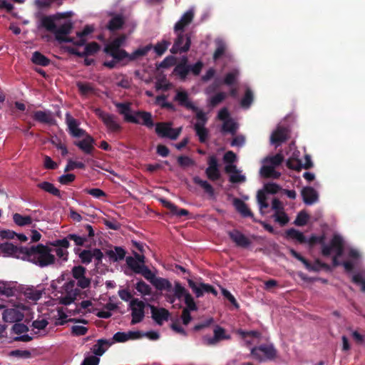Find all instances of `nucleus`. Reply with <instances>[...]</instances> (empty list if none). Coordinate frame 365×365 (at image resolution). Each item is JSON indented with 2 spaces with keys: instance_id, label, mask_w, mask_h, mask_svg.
Returning <instances> with one entry per match:
<instances>
[{
  "instance_id": "f704fd0d",
  "label": "nucleus",
  "mask_w": 365,
  "mask_h": 365,
  "mask_svg": "<svg viewBox=\"0 0 365 365\" xmlns=\"http://www.w3.org/2000/svg\"><path fill=\"white\" fill-rule=\"evenodd\" d=\"M192 180L195 184L202 187L205 192L207 193L210 197H212L215 195V190L213 187L207 180H203L198 176H195L192 178Z\"/></svg>"
},
{
  "instance_id": "a878e982",
  "label": "nucleus",
  "mask_w": 365,
  "mask_h": 365,
  "mask_svg": "<svg viewBox=\"0 0 365 365\" xmlns=\"http://www.w3.org/2000/svg\"><path fill=\"white\" fill-rule=\"evenodd\" d=\"M113 341L109 339H100L97 340V342L95 345H93L91 349L92 352L96 355V356H102L107 349L113 344Z\"/></svg>"
},
{
  "instance_id": "c9c22d12",
  "label": "nucleus",
  "mask_w": 365,
  "mask_h": 365,
  "mask_svg": "<svg viewBox=\"0 0 365 365\" xmlns=\"http://www.w3.org/2000/svg\"><path fill=\"white\" fill-rule=\"evenodd\" d=\"M37 187L60 199L62 198L61 191L49 182L43 181L40 182L37 185Z\"/></svg>"
},
{
  "instance_id": "e433bc0d",
  "label": "nucleus",
  "mask_w": 365,
  "mask_h": 365,
  "mask_svg": "<svg viewBox=\"0 0 365 365\" xmlns=\"http://www.w3.org/2000/svg\"><path fill=\"white\" fill-rule=\"evenodd\" d=\"M285 234L287 238L296 240L301 244L307 243V238L304 234L294 228L287 230Z\"/></svg>"
},
{
  "instance_id": "2f4dec72",
  "label": "nucleus",
  "mask_w": 365,
  "mask_h": 365,
  "mask_svg": "<svg viewBox=\"0 0 365 365\" xmlns=\"http://www.w3.org/2000/svg\"><path fill=\"white\" fill-rule=\"evenodd\" d=\"M233 205L236 210L244 217H253L254 215L248 207L247 205L239 198H235Z\"/></svg>"
},
{
  "instance_id": "13d9d810",
  "label": "nucleus",
  "mask_w": 365,
  "mask_h": 365,
  "mask_svg": "<svg viewBox=\"0 0 365 365\" xmlns=\"http://www.w3.org/2000/svg\"><path fill=\"white\" fill-rule=\"evenodd\" d=\"M274 220L277 222L281 226H284L288 223L289 218L288 215L284 212V211L275 212L274 215Z\"/></svg>"
},
{
  "instance_id": "e2e57ef3",
  "label": "nucleus",
  "mask_w": 365,
  "mask_h": 365,
  "mask_svg": "<svg viewBox=\"0 0 365 365\" xmlns=\"http://www.w3.org/2000/svg\"><path fill=\"white\" fill-rule=\"evenodd\" d=\"M176 63V58L173 56H168L165 57L159 64V68H168L174 66Z\"/></svg>"
},
{
  "instance_id": "6ab92c4d",
  "label": "nucleus",
  "mask_w": 365,
  "mask_h": 365,
  "mask_svg": "<svg viewBox=\"0 0 365 365\" xmlns=\"http://www.w3.org/2000/svg\"><path fill=\"white\" fill-rule=\"evenodd\" d=\"M230 240L235 245L241 248H248L252 244L251 240L238 230H233L228 232Z\"/></svg>"
},
{
  "instance_id": "4468645a",
  "label": "nucleus",
  "mask_w": 365,
  "mask_h": 365,
  "mask_svg": "<svg viewBox=\"0 0 365 365\" xmlns=\"http://www.w3.org/2000/svg\"><path fill=\"white\" fill-rule=\"evenodd\" d=\"M207 164L208 167L205 170L206 176L211 181L218 180L221 178V174L217 158L215 155L210 156Z\"/></svg>"
},
{
  "instance_id": "09e8293b",
  "label": "nucleus",
  "mask_w": 365,
  "mask_h": 365,
  "mask_svg": "<svg viewBox=\"0 0 365 365\" xmlns=\"http://www.w3.org/2000/svg\"><path fill=\"white\" fill-rule=\"evenodd\" d=\"M135 287L138 292L143 295H150L152 294L151 287L142 279L136 283Z\"/></svg>"
},
{
  "instance_id": "0e129e2a",
  "label": "nucleus",
  "mask_w": 365,
  "mask_h": 365,
  "mask_svg": "<svg viewBox=\"0 0 365 365\" xmlns=\"http://www.w3.org/2000/svg\"><path fill=\"white\" fill-rule=\"evenodd\" d=\"M351 282L356 285L361 286V290L365 292V279L361 274L357 273L354 274L351 278Z\"/></svg>"
},
{
  "instance_id": "20e7f679",
  "label": "nucleus",
  "mask_w": 365,
  "mask_h": 365,
  "mask_svg": "<svg viewBox=\"0 0 365 365\" xmlns=\"http://www.w3.org/2000/svg\"><path fill=\"white\" fill-rule=\"evenodd\" d=\"M171 122H160L155 124L156 134L162 138L176 140L182 132V128H173Z\"/></svg>"
},
{
  "instance_id": "b1692460",
  "label": "nucleus",
  "mask_w": 365,
  "mask_h": 365,
  "mask_svg": "<svg viewBox=\"0 0 365 365\" xmlns=\"http://www.w3.org/2000/svg\"><path fill=\"white\" fill-rule=\"evenodd\" d=\"M24 317V314L16 309H7L3 312V319L6 322H19Z\"/></svg>"
},
{
  "instance_id": "58836bf2",
  "label": "nucleus",
  "mask_w": 365,
  "mask_h": 365,
  "mask_svg": "<svg viewBox=\"0 0 365 365\" xmlns=\"http://www.w3.org/2000/svg\"><path fill=\"white\" fill-rule=\"evenodd\" d=\"M152 284L160 291H170L172 289L171 282L168 279L162 277H156Z\"/></svg>"
},
{
  "instance_id": "a211bd4d",
  "label": "nucleus",
  "mask_w": 365,
  "mask_h": 365,
  "mask_svg": "<svg viewBox=\"0 0 365 365\" xmlns=\"http://www.w3.org/2000/svg\"><path fill=\"white\" fill-rule=\"evenodd\" d=\"M73 29V24L71 21H68L62 24L60 27L57 28L54 31L55 38L58 42H72L73 38L67 37L66 35L71 32Z\"/></svg>"
},
{
  "instance_id": "de8ad7c7",
  "label": "nucleus",
  "mask_w": 365,
  "mask_h": 365,
  "mask_svg": "<svg viewBox=\"0 0 365 365\" xmlns=\"http://www.w3.org/2000/svg\"><path fill=\"white\" fill-rule=\"evenodd\" d=\"M173 292L175 294V297L179 300L185 298L187 294L190 293L179 282L177 281L174 283Z\"/></svg>"
},
{
  "instance_id": "412c9836",
  "label": "nucleus",
  "mask_w": 365,
  "mask_h": 365,
  "mask_svg": "<svg viewBox=\"0 0 365 365\" xmlns=\"http://www.w3.org/2000/svg\"><path fill=\"white\" fill-rule=\"evenodd\" d=\"M26 247H17L14 245L12 243L6 242L0 245V250L2 252L21 259V256H24V249Z\"/></svg>"
},
{
  "instance_id": "0eeeda50",
  "label": "nucleus",
  "mask_w": 365,
  "mask_h": 365,
  "mask_svg": "<svg viewBox=\"0 0 365 365\" xmlns=\"http://www.w3.org/2000/svg\"><path fill=\"white\" fill-rule=\"evenodd\" d=\"M87 269L82 265L73 266L71 273L74 279L76 280V286L82 289L90 287L91 279L86 277Z\"/></svg>"
},
{
  "instance_id": "72a5a7b5",
  "label": "nucleus",
  "mask_w": 365,
  "mask_h": 365,
  "mask_svg": "<svg viewBox=\"0 0 365 365\" xmlns=\"http://www.w3.org/2000/svg\"><path fill=\"white\" fill-rule=\"evenodd\" d=\"M125 251L121 247H115V250H107L106 254L113 262L122 260L125 257Z\"/></svg>"
},
{
  "instance_id": "ea45409f",
  "label": "nucleus",
  "mask_w": 365,
  "mask_h": 365,
  "mask_svg": "<svg viewBox=\"0 0 365 365\" xmlns=\"http://www.w3.org/2000/svg\"><path fill=\"white\" fill-rule=\"evenodd\" d=\"M31 61L34 64L41 66H47L51 63V60L39 51L33 53Z\"/></svg>"
},
{
  "instance_id": "2eb2a0df",
  "label": "nucleus",
  "mask_w": 365,
  "mask_h": 365,
  "mask_svg": "<svg viewBox=\"0 0 365 365\" xmlns=\"http://www.w3.org/2000/svg\"><path fill=\"white\" fill-rule=\"evenodd\" d=\"M194 16L195 12L192 9H190L186 12H185L180 20L178 21L174 25V33H184L185 28L192 22Z\"/></svg>"
},
{
  "instance_id": "39448f33",
  "label": "nucleus",
  "mask_w": 365,
  "mask_h": 365,
  "mask_svg": "<svg viewBox=\"0 0 365 365\" xmlns=\"http://www.w3.org/2000/svg\"><path fill=\"white\" fill-rule=\"evenodd\" d=\"M251 355L259 361H263L265 359L273 360L277 356V350L272 344H262L252 347Z\"/></svg>"
},
{
  "instance_id": "c03bdc74",
  "label": "nucleus",
  "mask_w": 365,
  "mask_h": 365,
  "mask_svg": "<svg viewBox=\"0 0 365 365\" xmlns=\"http://www.w3.org/2000/svg\"><path fill=\"white\" fill-rule=\"evenodd\" d=\"M76 86L80 93L83 96H88L89 94L93 93L95 91L93 84L91 83L78 81L76 83Z\"/></svg>"
},
{
  "instance_id": "9b49d317",
  "label": "nucleus",
  "mask_w": 365,
  "mask_h": 365,
  "mask_svg": "<svg viewBox=\"0 0 365 365\" xmlns=\"http://www.w3.org/2000/svg\"><path fill=\"white\" fill-rule=\"evenodd\" d=\"M214 336L212 337L209 336H204L202 341L205 345L214 346L220 341L225 339H230L231 336L226 334L225 329L220 326H215L213 330Z\"/></svg>"
},
{
  "instance_id": "864d4df0",
  "label": "nucleus",
  "mask_w": 365,
  "mask_h": 365,
  "mask_svg": "<svg viewBox=\"0 0 365 365\" xmlns=\"http://www.w3.org/2000/svg\"><path fill=\"white\" fill-rule=\"evenodd\" d=\"M253 93L250 88H247L244 97L241 101V106L243 108H248L253 101Z\"/></svg>"
},
{
  "instance_id": "37998d69",
  "label": "nucleus",
  "mask_w": 365,
  "mask_h": 365,
  "mask_svg": "<svg viewBox=\"0 0 365 365\" xmlns=\"http://www.w3.org/2000/svg\"><path fill=\"white\" fill-rule=\"evenodd\" d=\"M284 160V156L281 153H277L273 156L266 157L263 162L270 166L275 167L279 166Z\"/></svg>"
},
{
  "instance_id": "774afa93",
  "label": "nucleus",
  "mask_w": 365,
  "mask_h": 365,
  "mask_svg": "<svg viewBox=\"0 0 365 365\" xmlns=\"http://www.w3.org/2000/svg\"><path fill=\"white\" fill-rule=\"evenodd\" d=\"M237 130V126L235 123L232 120H226L223 123L222 127V131L230 133L232 134H235Z\"/></svg>"
},
{
  "instance_id": "49530a36",
  "label": "nucleus",
  "mask_w": 365,
  "mask_h": 365,
  "mask_svg": "<svg viewBox=\"0 0 365 365\" xmlns=\"http://www.w3.org/2000/svg\"><path fill=\"white\" fill-rule=\"evenodd\" d=\"M325 239L326 236L324 234L317 236L314 235H312L308 240H307V242L309 244V247H314L317 244H319L322 246V249L324 247L328 246L329 245H326L325 243Z\"/></svg>"
},
{
  "instance_id": "4d7b16f0",
  "label": "nucleus",
  "mask_w": 365,
  "mask_h": 365,
  "mask_svg": "<svg viewBox=\"0 0 365 365\" xmlns=\"http://www.w3.org/2000/svg\"><path fill=\"white\" fill-rule=\"evenodd\" d=\"M257 202L259 203L260 210L265 209L269 207V204L267 202V196H266L265 192L264 190H260L257 192Z\"/></svg>"
},
{
  "instance_id": "603ef678",
  "label": "nucleus",
  "mask_w": 365,
  "mask_h": 365,
  "mask_svg": "<svg viewBox=\"0 0 365 365\" xmlns=\"http://www.w3.org/2000/svg\"><path fill=\"white\" fill-rule=\"evenodd\" d=\"M227 97V94L224 92H219L216 95L212 96L209 101V106L210 107H216L220 103H222Z\"/></svg>"
},
{
  "instance_id": "4be33fe9",
  "label": "nucleus",
  "mask_w": 365,
  "mask_h": 365,
  "mask_svg": "<svg viewBox=\"0 0 365 365\" xmlns=\"http://www.w3.org/2000/svg\"><path fill=\"white\" fill-rule=\"evenodd\" d=\"M289 138V130L282 126H278L277 129L272 132L270 141L272 144L278 145L285 142Z\"/></svg>"
},
{
  "instance_id": "473e14b6",
  "label": "nucleus",
  "mask_w": 365,
  "mask_h": 365,
  "mask_svg": "<svg viewBox=\"0 0 365 365\" xmlns=\"http://www.w3.org/2000/svg\"><path fill=\"white\" fill-rule=\"evenodd\" d=\"M190 72V68H189V65L187 64L186 58L178 63L173 71V73L178 76L181 80H185Z\"/></svg>"
},
{
  "instance_id": "680f3d73",
  "label": "nucleus",
  "mask_w": 365,
  "mask_h": 365,
  "mask_svg": "<svg viewBox=\"0 0 365 365\" xmlns=\"http://www.w3.org/2000/svg\"><path fill=\"white\" fill-rule=\"evenodd\" d=\"M86 167L85 164L82 162L73 161L72 160H68V163L64 169L65 172H68L70 170H73L75 168L84 169Z\"/></svg>"
},
{
  "instance_id": "4c0bfd02",
  "label": "nucleus",
  "mask_w": 365,
  "mask_h": 365,
  "mask_svg": "<svg viewBox=\"0 0 365 365\" xmlns=\"http://www.w3.org/2000/svg\"><path fill=\"white\" fill-rule=\"evenodd\" d=\"M260 174L265 178H278L280 176V173L275 170L273 166L269 165H264L260 168Z\"/></svg>"
},
{
  "instance_id": "c756f323",
  "label": "nucleus",
  "mask_w": 365,
  "mask_h": 365,
  "mask_svg": "<svg viewBox=\"0 0 365 365\" xmlns=\"http://www.w3.org/2000/svg\"><path fill=\"white\" fill-rule=\"evenodd\" d=\"M33 118L36 121L48 125H56V120L53 118L51 113L37 110L34 113Z\"/></svg>"
},
{
  "instance_id": "f8f14e48",
  "label": "nucleus",
  "mask_w": 365,
  "mask_h": 365,
  "mask_svg": "<svg viewBox=\"0 0 365 365\" xmlns=\"http://www.w3.org/2000/svg\"><path fill=\"white\" fill-rule=\"evenodd\" d=\"M99 117L106 126L109 133H118L122 130V126L118 121V118L113 114L101 112Z\"/></svg>"
},
{
  "instance_id": "8fccbe9b",
  "label": "nucleus",
  "mask_w": 365,
  "mask_h": 365,
  "mask_svg": "<svg viewBox=\"0 0 365 365\" xmlns=\"http://www.w3.org/2000/svg\"><path fill=\"white\" fill-rule=\"evenodd\" d=\"M24 295L29 299L37 301L41 297V292L32 287H29L24 291Z\"/></svg>"
},
{
  "instance_id": "69168bd1",
  "label": "nucleus",
  "mask_w": 365,
  "mask_h": 365,
  "mask_svg": "<svg viewBox=\"0 0 365 365\" xmlns=\"http://www.w3.org/2000/svg\"><path fill=\"white\" fill-rule=\"evenodd\" d=\"M287 166L289 169L299 171L302 168L301 160L294 158H289L287 161Z\"/></svg>"
},
{
  "instance_id": "6e6552de",
  "label": "nucleus",
  "mask_w": 365,
  "mask_h": 365,
  "mask_svg": "<svg viewBox=\"0 0 365 365\" xmlns=\"http://www.w3.org/2000/svg\"><path fill=\"white\" fill-rule=\"evenodd\" d=\"M146 304L144 302L138 298H133L130 300V308L131 309V324H136L141 322L145 317V307Z\"/></svg>"
},
{
  "instance_id": "f257e3e1",
  "label": "nucleus",
  "mask_w": 365,
  "mask_h": 365,
  "mask_svg": "<svg viewBox=\"0 0 365 365\" xmlns=\"http://www.w3.org/2000/svg\"><path fill=\"white\" fill-rule=\"evenodd\" d=\"M174 101H177L179 106L195 113L197 122L194 124V130L199 141L202 143H205L209 137V130L205 128L208 120L206 113L190 100L188 93L185 91H178Z\"/></svg>"
},
{
  "instance_id": "3c124183",
  "label": "nucleus",
  "mask_w": 365,
  "mask_h": 365,
  "mask_svg": "<svg viewBox=\"0 0 365 365\" xmlns=\"http://www.w3.org/2000/svg\"><path fill=\"white\" fill-rule=\"evenodd\" d=\"M309 215L304 210L299 212L294 221V224L297 226H304L308 222Z\"/></svg>"
},
{
  "instance_id": "1a4fd4ad",
  "label": "nucleus",
  "mask_w": 365,
  "mask_h": 365,
  "mask_svg": "<svg viewBox=\"0 0 365 365\" xmlns=\"http://www.w3.org/2000/svg\"><path fill=\"white\" fill-rule=\"evenodd\" d=\"M332 250L336 252L335 256H337V257H341L344 253V242L342 238L338 235H334L329 245L322 249V255L324 257H329Z\"/></svg>"
},
{
  "instance_id": "7c9ffc66",
  "label": "nucleus",
  "mask_w": 365,
  "mask_h": 365,
  "mask_svg": "<svg viewBox=\"0 0 365 365\" xmlns=\"http://www.w3.org/2000/svg\"><path fill=\"white\" fill-rule=\"evenodd\" d=\"M236 333L244 340L245 346L247 347L252 344V341L249 338H259L261 336V333L258 331H245L239 329L236 331Z\"/></svg>"
},
{
  "instance_id": "f3484780",
  "label": "nucleus",
  "mask_w": 365,
  "mask_h": 365,
  "mask_svg": "<svg viewBox=\"0 0 365 365\" xmlns=\"http://www.w3.org/2000/svg\"><path fill=\"white\" fill-rule=\"evenodd\" d=\"M66 123L68 126V133L71 136L81 138L86 134V131L78 127L79 123L76 119L73 118L69 113L66 114Z\"/></svg>"
},
{
  "instance_id": "f03ea898",
  "label": "nucleus",
  "mask_w": 365,
  "mask_h": 365,
  "mask_svg": "<svg viewBox=\"0 0 365 365\" xmlns=\"http://www.w3.org/2000/svg\"><path fill=\"white\" fill-rule=\"evenodd\" d=\"M125 39L126 36L124 34L114 38L105 46L103 48L104 53L117 60L128 59V61H133L139 57L147 55L151 50L152 44L150 43L138 48L132 53L129 54L125 50L121 48L125 42Z\"/></svg>"
},
{
  "instance_id": "5fc2aeb1",
  "label": "nucleus",
  "mask_w": 365,
  "mask_h": 365,
  "mask_svg": "<svg viewBox=\"0 0 365 365\" xmlns=\"http://www.w3.org/2000/svg\"><path fill=\"white\" fill-rule=\"evenodd\" d=\"M100 49V46L96 42H91L86 45L84 51L82 52V54L85 56L88 55H93L98 51Z\"/></svg>"
},
{
  "instance_id": "052dcab7",
  "label": "nucleus",
  "mask_w": 365,
  "mask_h": 365,
  "mask_svg": "<svg viewBox=\"0 0 365 365\" xmlns=\"http://www.w3.org/2000/svg\"><path fill=\"white\" fill-rule=\"evenodd\" d=\"M178 163L182 168H187L194 165L195 161L188 156L180 155L178 158Z\"/></svg>"
},
{
  "instance_id": "5701e85b",
  "label": "nucleus",
  "mask_w": 365,
  "mask_h": 365,
  "mask_svg": "<svg viewBox=\"0 0 365 365\" xmlns=\"http://www.w3.org/2000/svg\"><path fill=\"white\" fill-rule=\"evenodd\" d=\"M82 140L75 141L74 145L81 149L84 153L91 155L94 150L93 144L95 140L93 137L87 133Z\"/></svg>"
},
{
  "instance_id": "7ed1b4c3",
  "label": "nucleus",
  "mask_w": 365,
  "mask_h": 365,
  "mask_svg": "<svg viewBox=\"0 0 365 365\" xmlns=\"http://www.w3.org/2000/svg\"><path fill=\"white\" fill-rule=\"evenodd\" d=\"M24 250V256H21V259L39 267H48L56 262V257L51 253L53 250L47 245L38 244L26 247Z\"/></svg>"
},
{
  "instance_id": "dca6fc26",
  "label": "nucleus",
  "mask_w": 365,
  "mask_h": 365,
  "mask_svg": "<svg viewBox=\"0 0 365 365\" xmlns=\"http://www.w3.org/2000/svg\"><path fill=\"white\" fill-rule=\"evenodd\" d=\"M151 312V317L155 323L160 326L163 325V322L169 319L170 313L168 309L163 307H157L153 304H148Z\"/></svg>"
},
{
  "instance_id": "423d86ee",
  "label": "nucleus",
  "mask_w": 365,
  "mask_h": 365,
  "mask_svg": "<svg viewBox=\"0 0 365 365\" xmlns=\"http://www.w3.org/2000/svg\"><path fill=\"white\" fill-rule=\"evenodd\" d=\"M170 49L173 54L182 53L189 51L191 45V33H178Z\"/></svg>"
},
{
  "instance_id": "a19ab883",
  "label": "nucleus",
  "mask_w": 365,
  "mask_h": 365,
  "mask_svg": "<svg viewBox=\"0 0 365 365\" xmlns=\"http://www.w3.org/2000/svg\"><path fill=\"white\" fill-rule=\"evenodd\" d=\"M13 220L16 225L20 227L29 225L32 223V218L29 215H22L19 213L13 215Z\"/></svg>"
},
{
  "instance_id": "cd10ccee",
  "label": "nucleus",
  "mask_w": 365,
  "mask_h": 365,
  "mask_svg": "<svg viewBox=\"0 0 365 365\" xmlns=\"http://www.w3.org/2000/svg\"><path fill=\"white\" fill-rule=\"evenodd\" d=\"M118 112L123 115L124 120L128 123H138V120L134 118L133 114H131V108L129 103H119L116 104Z\"/></svg>"
},
{
  "instance_id": "a18cd8bd",
  "label": "nucleus",
  "mask_w": 365,
  "mask_h": 365,
  "mask_svg": "<svg viewBox=\"0 0 365 365\" xmlns=\"http://www.w3.org/2000/svg\"><path fill=\"white\" fill-rule=\"evenodd\" d=\"M170 45V41L168 40L163 39L161 41L158 42L152 48L154 49L155 53L161 56L167 51L168 46Z\"/></svg>"
},
{
  "instance_id": "9d476101",
  "label": "nucleus",
  "mask_w": 365,
  "mask_h": 365,
  "mask_svg": "<svg viewBox=\"0 0 365 365\" xmlns=\"http://www.w3.org/2000/svg\"><path fill=\"white\" fill-rule=\"evenodd\" d=\"M187 283L197 298L202 297L205 293H211L215 297L217 295V291L209 284L195 282L191 279H187Z\"/></svg>"
},
{
  "instance_id": "c85d7f7f",
  "label": "nucleus",
  "mask_w": 365,
  "mask_h": 365,
  "mask_svg": "<svg viewBox=\"0 0 365 365\" xmlns=\"http://www.w3.org/2000/svg\"><path fill=\"white\" fill-rule=\"evenodd\" d=\"M301 194L306 205H312L318 200L317 192L312 187H304Z\"/></svg>"
},
{
  "instance_id": "ddd939ff",
  "label": "nucleus",
  "mask_w": 365,
  "mask_h": 365,
  "mask_svg": "<svg viewBox=\"0 0 365 365\" xmlns=\"http://www.w3.org/2000/svg\"><path fill=\"white\" fill-rule=\"evenodd\" d=\"M68 16L67 13H57L53 15L43 16L41 19V26L45 28L48 31L54 34L56 30V24L55 21Z\"/></svg>"
},
{
  "instance_id": "338daca9",
  "label": "nucleus",
  "mask_w": 365,
  "mask_h": 365,
  "mask_svg": "<svg viewBox=\"0 0 365 365\" xmlns=\"http://www.w3.org/2000/svg\"><path fill=\"white\" fill-rule=\"evenodd\" d=\"M81 262L86 264H88L92 261V254L90 250H83L78 255Z\"/></svg>"
},
{
  "instance_id": "bb28decb",
  "label": "nucleus",
  "mask_w": 365,
  "mask_h": 365,
  "mask_svg": "<svg viewBox=\"0 0 365 365\" xmlns=\"http://www.w3.org/2000/svg\"><path fill=\"white\" fill-rule=\"evenodd\" d=\"M160 202L165 207L170 210L173 215L182 217L189 215V211L187 210L179 208L177 205L165 199H161Z\"/></svg>"
},
{
  "instance_id": "aec40b11",
  "label": "nucleus",
  "mask_w": 365,
  "mask_h": 365,
  "mask_svg": "<svg viewBox=\"0 0 365 365\" xmlns=\"http://www.w3.org/2000/svg\"><path fill=\"white\" fill-rule=\"evenodd\" d=\"M134 118L138 120L135 124H140L151 129L155 125L151 113L145 110H136L133 113Z\"/></svg>"
},
{
  "instance_id": "79ce46f5",
  "label": "nucleus",
  "mask_w": 365,
  "mask_h": 365,
  "mask_svg": "<svg viewBox=\"0 0 365 365\" xmlns=\"http://www.w3.org/2000/svg\"><path fill=\"white\" fill-rule=\"evenodd\" d=\"M306 269L312 272H319L322 269H324L327 271L331 270V267L329 264L322 262L319 259H316L313 264L309 262V266L306 267Z\"/></svg>"
},
{
  "instance_id": "bf43d9fd",
  "label": "nucleus",
  "mask_w": 365,
  "mask_h": 365,
  "mask_svg": "<svg viewBox=\"0 0 365 365\" xmlns=\"http://www.w3.org/2000/svg\"><path fill=\"white\" fill-rule=\"evenodd\" d=\"M216 43L217 48L213 54V59L215 61L219 59L225 53L226 49L225 45L223 43V41H217Z\"/></svg>"
},
{
  "instance_id": "393cba45",
  "label": "nucleus",
  "mask_w": 365,
  "mask_h": 365,
  "mask_svg": "<svg viewBox=\"0 0 365 365\" xmlns=\"http://www.w3.org/2000/svg\"><path fill=\"white\" fill-rule=\"evenodd\" d=\"M112 18L108 23L107 29L110 31H115L123 28L125 24V19L122 14H111Z\"/></svg>"
},
{
  "instance_id": "6e6d98bb",
  "label": "nucleus",
  "mask_w": 365,
  "mask_h": 365,
  "mask_svg": "<svg viewBox=\"0 0 365 365\" xmlns=\"http://www.w3.org/2000/svg\"><path fill=\"white\" fill-rule=\"evenodd\" d=\"M184 302L185 304H186V307H185L184 309H187L190 311L197 310V306L195 302L194 298L190 293L187 294V295L184 298Z\"/></svg>"
}]
</instances>
